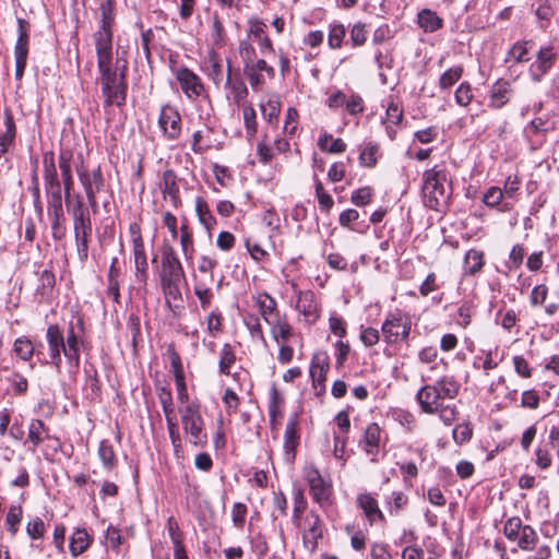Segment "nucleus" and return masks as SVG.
<instances>
[{
    "instance_id": "obj_54",
    "label": "nucleus",
    "mask_w": 559,
    "mask_h": 559,
    "mask_svg": "<svg viewBox=\"0 0 559 559\" xmlns=\"http://www.w3.org/2000/svg\"><path fill=\"white\" fill-rule=\"evenodd\" d=\"M166 528L168 535L173 542L174 550L175 549H183V534L179 528V524L174 516H169L167 520Z\"/></svg>"
},
{
    "instance_id": "obj_35",
    "label": "nucleus",
    "mask_w": 559,
    "mask_h": 559,
    "mask_svg": "<svg viewBox=\"0 0 559 559\" xmlns=\"http://www.w3.org/2000/svg\"><path fill=\"white\" fill-rule=\"evenodd\" d=\"M485 266V254L477 249H471L465 253L463 274L465 276H475L481 273Z\"/></svg>"
},
{
    "instance_id": "obj_52",
    "label": "nucleus",
    "mask_w": 559,
    "mask_h": 559,
    "mask_svg": "<svg viewBox=\"0 0 559 559\" xmlns=\"http://www.w3.org/2000/svg\"><path fill=\"white\" fill-rule=\"evenodd\" d=\"M463 75V67L455 66L443 72L439 79V87L441 90H449L452 87Z\"/></svg>"
},
{
    "instance_id": "obj_17",
    "label": "nucleus",
    "mask_w": 559,
    "mask_h": 559,
    "mask_svg": "<svg viewBox=\"0 0 559 559\" xmlns=\"http://www.w3.org/2000/svg\"><path fill=\"white\" fill-rule=\"evenodd\" d=\"M298 416L297 414L292 415L285 427L283 452L284 460L288 464H293L296 459V450L300 443V432L298 428Z\"/></svg>"
},
{
    "instance_id": "obj_19",
    "label": "nucleus",
    "mask_w": 559,
    "mask_h": 559,
    "mask_svg": "<svg viewBox=\"0 0 559 559\" xmlns=\"http://www.w3.org/2000/svg\"><path fill=\"white\" fill-rule=\"evenodd\" d=\"M322 521L319 514L310 511L304 519L302 523V540L305 547L310 551H314L317 549L319 539L322 538Z\"/></svg>"
},
{
    "instance_id": "obj_59",
    "label": "nucleus",
    "mask_w": 559,
    "mask_h": 559,
    "mask_svg": "<svg viewBox=\"0 0 559 559\" xmlns=\"http://www.w3.org/2000/svg\"><path fill=\"white\" fill-rule=\"evenodd\" d=\"M475 314V306L472 301H464L461 304L457 310L459 320L457 323L466 328L471 324L472 318Z\"/></svg>"
},
{
    "instance_id": "obj_41",
    "label": "nucleus",
    "mask_w": 559,
    "mask_h": 559,
    "mask_svg": "<svg viewBox=\"0 0 559 559\" xmlns=\"http://www.w3.org/2000/svg\"><path fill=\"white\" fill-rule=\"evenodd\" d=\"M385 507L391 515H399L408 504V497L403 491H393L385 497Z\"/></svg>"
},
{
    "instance_id": "obj_45",
    "label": "nucleus",
    "mask_w": 559,
    "mask_h": 559,
    "mask_svg": "<svg viewBox=\"0 0 559 559\" xmlns=\"http://www.w3.org/2000/svg\"><path fill=\"white\" fill-rule=\"evenodd\" d=\"M552 448L546 442L542 441L538 443L535 449V459L534 462L536 466L540 469H548L552 464Z\"/></svg>"
},
{
    "instance_id": "obj_60",
    "label": "nucleus",
    "mask_w": 559,
    "mask_h": 559,
    "mask_svg": "<svg viewBox=\"0 0 559 559\" xmlns=\"http://www.w3.org/2000/svg\"><path fill=\"white\" fill-rule=\"evenodd\" d=\"M245 324H246L247 329L249 330L250 335L253 340H258V341L262 342L263 344L266 343L259 318H257L254 316H250L245 319Z\"/></svg>"
},
{
    "instance_id": "obj_26",
    "label": "nucleus",
    "mask_w": 559,
    "mask_h": 559,
    "mask_svg": "<svg viewBox=\"0 0 559 559\" xmlns=\"http://www.w3.org/2000/svg\"><path fill=\"white\" fill-rule=\"evenodd\" d=\"M357 506L362 510L370 525H373L377 521L385 522L384 514L379 508L378 500L371 493L366 492L358 495Z\"/></svg>"
},
{
    "instance_id": "obj_49",
    "label": "nucleus",
    "mask_w": 559,
    "mask_h": 559,
    "mask_svg": "<svg viewBox=\"0 0 559 559\" xmlns=\"http://www.w3.org/2000/svg\"><path fill=\"white\" fill-rule=\"evenodd\" d=\"M313 180L316 197L318 199L320 210L329 213L334 205L333 198L324 190V187L317 175L313 176Z\"/></svg>"
},
{
    "instance_id": "obj_3",
    "label": "nucleus",
    "mask_w": 559,
    "mask_h": 559,
    "mask_svg": "<svg viewBox=\"0 0 559 559\" xmlns=\"http://www.w3.org/2000/svg\"><path fill=\"white\" fill-rule=\"evenodd\" d=\"M421 194L424 204L430 210L442 212L452 195V182L444 166L436 165L423 174Z\"/></svg>"
},
{
    "instance_id": "obj_43",
    "label": "nucleus",
    "mask_w": 559,
    "mask_h": 559,
    "mask_svg": "<svg viewBox=\"0 0 559 559\" xmlns=\"http://www.w3.org/2000/svg\"><path fill=\"white\" fill-rule=\"evenodd\" d=\"M283 405L284 399L276 386L273 385L269 393V416L272 424H274L277 418L283 416Z\"/></svg>"
},
{
    "instance_id": "obj_58",
    "label": "nucleus",
    "mask_w": 559,
    "mask_h": 559,
    "mask_svg": "<svg viewBox=\"0 0 559 559\" xmlns=\"http://www.w3.org/2000/svg\"><path fill=\"white\" fill-rule=\"evenodd\" d=\"M250 546L252 551L257 555L258 559H264L269 552V544L266 537L258 533L250 539Z\"/></svg>"
},
{
    "instance_id": "obj_7",
    "label": "nucleus",
    "mask_w": 559,
    "mask_h": 559,
    "mask_svg": "<svg viewBox=\"0 0 559 559\" xmlns=\"http://www.w3.org/2000/svg\"><path fill=\"white\" fill-rule=\"evenodd\" d=\"M182 429L188 440L194 447L203 448L207 443V435L204 428V419L201 415L200 405L191 402L179 409Z\"/></svg>"
},
{
    "instance_id": "obj_18",
    "label": "nucleus",
    "mask_w": 559,
    "mask_h": 559,
    "mask_svg": "<svg viewBox=\"0 0 559 559\" xmlns=\"http://www.w3.org/2000/svg\"><path fill=\"white\" fill-rule=\"evenodd\" d=\"M557 59V53L554 47L546 46L542 47L535 61L530 66L528 73L534 82H540L542 79L549 72Z\"/></svg>"
},
{
    "instance_id": "obj_12",
    "label": "nucleus",
    "mask_w": 559,
    "mask_h": 559,
    "mask_svg": "<svg viewBox=\"0 0 559 559\" xmlns=\"http://www.w3.org/2000/svg\"><path fill=\"white\" fill-rule=\"evenodd\" d=\"M84 333V322L82 318H78L76 322H70L64 343L66 348H63V355L68 360V364L71 368L78 369L80 367V348L83 344L82 335Z\"/></svg>"
},
{
    "instance_id": "obj_13",
    "label": "nucleus",
    "mask_w": 559,
    "mask_h": 559,
    "mask_svg": "<svg viewBox=\"0 0 559 559\" xmlns=\"http://www.w3.org/2000/svg\"><path fill=\"white\" fill-rule=\"evenodd\" d=\"M157 123L164 140L176 141L180 138L182 132V119L177 107L170 104L163 105L159 110Z\"/></svg>"
},
{
    "instance_id": "obj_63",
    "label": "nucleus",
    "mask_w": 559,
    "mask_h": 559,
    "mask_svg": "<svg viewBox=\"0 0 559 559\" xmlns=\"http://www.w3.org/2000/svg\"><path fill=\"white\" fill-rule=\"evenodd\" d=\"M524 255H525L524 247L520 243L514 245L509 253L507 266L510 270L519 269L523 263Z\"/></svg>"
},
{
    "instance_id": "obj_40",
    "label": "nucleus",
    "mask_w": 559,
    "mask_h": 559,
    "mask_svg": "<svg viewBox=\"0 0 559 559\" xmlns=\"http://www.w3.org/2000/svg\"><path fill=\"white\" fill-rule=\"evenodd\" d=\"M98 457L108 473H111L118 464L114 447L108 440L100 441L98 447Z\"/></svg>"
},
{
    "instance_id": "obj_38",
    "label": "nucleus",
    "mask_w": 559,
    "mask_h": 559,
    "mask_svg": "<svg viewBox=\"0 0 559 559\" xmlns=\"http://www.w3.org/2000/svg\"><path fill=\"white\" fill-rule=\"evenodd\" d=\"M380 145L376 142H367L360 148L359 164L364 167L372 168L377 165L380 157Z\"/></svg>"
},
{
    "instance_id": "obj_33",
    "label": "nucleus",
    "mask_w": 559,
    "mask_h": 559,
    "mask_svg": "<svg viewBox=\"0 0 559 559\" xmlns=\"http://www.w3.org/2000/svg\"><path fill=\"white\" fill-rule=\"evenodd\" d=\"M255 302L260 314L266 324L267 320L274 321L283 316L277 309L276 300L267 293L259 294L255 298Z\"/></svg>"
},
{
    "instance_id": "obj_25",
    "label": "nucleus",
    "mask_w": 559,
    "mask_h": 559,
    "mask_svg": "<svg viewBox=\"0 0 559 559\" xmlns=\"http://www.w3.org/2000/svg\"><path fill=\"white\" fill-rule=\"evenodd\" d=\"M225 87L228 90L227 98L230 99L238 107H243L247 104L248 88L240 78L230 76V64L228 63L227 76Z\"/></svg>"
},
{
    "instance_id": "obj_5",
    "label": "nucleus",
    "mask_w": 559,
    "mask_h": 559,
    "mask_svg": "<svg viewBox=\"0 0 559 559\" xmlns=\"http://www.w3.org/2000/svg\"><path fill=\"white\" fill-rule=\"evenodd\" d=\"M112 2L114 0H106L100 4V25L93 36L97 66L112 62V29L115 25Z\"/></svg>"
},
{
    "instance_id": "obj_27",
    "label": "nucleus",
    "mask_w": 559,
    "mask_h": 559,
    "mask_svg": "<svg viewBox=\"0 0 559 559\" xmlns=\"http://www.w3.org/2000/svg\"><path fill=\"white\" fill-rule=\"evenodd\" d=\"M159 188L164 199H169L174 207L180 205L181 199L177 183V175L173 169H167L163 173Z\"/></svg>"
},
{
    "instance_id": "obj_61",
    "label": "nucleus",
    "mask_w": 559,
    "mask_h": 559,
    "mask_svg": "<svg viewBox=\"0 0 559 559\" xmlns=\"http://www.w3.org/2000/svg\"><path fill=\"white\" fill-rule=\"evenodd\" d=\"M373 197V190L370 187H362L353 191L350 201L357 206L369 204Z\"/></svg>"
},
{
    "instance_id": "obj_34",
    "label": "nucleus",
    "mask_w": 559,
    "mask_h": 559,
    "mask_svg": "<svg viewBox=\"0 0 559 559\" xmlns=\"http://www.w3.org/2000/svg\"><path fill=\"white\" fill-rule=\"evenodd\" d=\"M134 260V276L138 283L146 285L148 280V262L144 245L132 247Z\"/></svg>"
},
{
    "instance_id": "obj_62",
    "label": "nucleus",
    "mask_w": 559,
    "mask_h": 559,
    "mask_svg": "<svg viewBox=\"0 0 559 559\" xmlns=\"http://www.w3.org/2000/svg\"><path fill=\"white\" fill-rule=\"evenodd\" d=\"M45 191H46V194L48 198V204L50 207L53 209V212H55L56 216L58 217L59 214L62 213V187L47 189Z\"/></svg>"
},
{
    "instance_id": "obj_42",
    "label": "nucleus",
    "mask_w": 559,
    "mask_h": 559,
    "mask_svg": "<svg viewBox=\"0 0 559 559\" xmlns=\"http://www.w3.org/2000/svg\"><path fill=\"white\" fill-rule=\"evenodd\" d=\"M195 212L200 223L207 230H211L216 225V219L213 216L207 202L201 197L195 199Z\"/></svg>"
},
{
    "instance_id": "obj_39",
    "label": "nucleus",
    "mask_w": 559,
    "mask_h": 559,
    "mask_svg": "<svg viewBox=\"0 0 559 559\" xmlns=\"http://www.w3.org/2000/svg\"><path fill=\"white\" fill-rule=\"evenodd\" d=\"M5 131L0 134V157L5 154L15 139V124L9 110L4 111Z\"/></svg>"
},
{
    "instance_id": "obj_2",
    "label": "nucleus",
    "mask_w": 559,
    "mask_h": 559,
    "mask_svg": "<svg viewBox=\"0 0 559 559\" xmlns=\"http://www.w3.org/2000/svg\"><path fill=\"white\" fill-rule=\"evenodd\" d=\"M158 277L166 304L170 307L171 302L181 301L180 283L186 278V274L178 254L170 245L162 247Z\"/></svg>"
},
{
    "instance_id": "obj_55",
    "label": "nucleus",
    "mask_w": 559,
    "mask_h": 559,
    "mask_svg": "<svg viewBox=\"0 0 559 559\" xmlns=\"http://www.w3.org/2000/svg\"><path fill=\"white\" fill-rule=\"evenodd\" d=\"M166 354L170 361L171 372L174 374L175 381L186 380L181 358L179 354L176 352L175 347L169 346L167 348Z\"/></svg>"
},
{
    "instance_id": "obj_9",
    "label": "nucleus",
    "mask_w": 559,
    "mask_h": 559,
    "mask_svg": "<svg viewBox=\"0 0 559 559\" xmlns=\"http://www.w3.org/2000/svg\"><path fill=\"white\" fill-rule=\"evenodd\" d=\"M502 532L509 542L524 551L534 550L539 539L536 530L528 524H523L520 516L507 519Z\"/></svg>"
},
{
    "instance_id": "obj_32",
    "label": "nucleus",
    "mask_w": 559,
    "mask_h": 559,
    "mask_svg": "<svg viewBox=\"0 0 559 559\" xmlns=\"http://www.w3.org/2000/svg\"><path fill=\"white\" fill-rule=\"evenodd\" d=\"M94 538L86 528H75L70 537L69 550L72 557L76 558L85 552L92 545Z\"/></svg>"
},
{
    "instance_id": "obj_10",
    "label": "nucleus",
    "mask_w": 559,
    "mask_h": 559,
    "mask_svg": "<svg viewBox=\"0 0 559 559\" xmlns=\"http://www.w3.org/2000/svg\"><path fill=\"white\" fill-rule=\"evenodd\" d=\"M311 498L323 511H328L334 503L333 486L324 479L316 467H309L306 472Z\"/></svg>"
},
{
    "instance_id": "obj_29",
    "label": "nucleus",
    "mask_w": 559,
    "mask_h": 559,
    "mask_svg": "<svg viewBox=\"0 0 559 559\" xmlns=\"http://www.w3.org/2000/svg\"><path fill=\"white\" fill-rule=\"evenodd\" d=\"M267 325L270 326L271 336L277 345H282L283 342H292L295 336L294 328L285 314L274 321L267 320Z\"/></svg>"
},
{
    "instance_id": "obj_15",
    "label": "nucleus",
    "mask_w": 559,
    "mask_h": 559,
    "mask_svg": "<svg viewBox=\"0 0 559 559\" xmlns=\"http://www.w3.org/2000/svg\"><path fill=\"white\" fill-rule=\"evenodd\" d=\"M175 76L188 99L195 100L199 97L206 96V90L201 78L191 69L180 67L176 70Z\"/></svg>"
},
{
    "instance_id": "obj_24",
    "label": "nucleus",
    "mask_w": 559,
    "mask_h": 559,
    "mask_svg": "<svg viewBox=\"0 0 559 559\" xmlns=\"http://www.w3.org/2000/svg\"><path fill=\"white\" fill-rule=\"evenodd\" d=\"M296 309L310 323H314L320 317L319 305L312 290L299 292Z\"/></svg>"
},
{
    "instance_id": "obj_23",
    "label": "nucleus",
    "mask_w": 559,
    "mask_h": 559,
    "mask_svg": "<svg viewBox=\"0 0 559 559\" xmlns=\"http://www.w3.org/2000/svg\"><path fill=\"white\" fill-rule=\"evenodd\" d=\"M192 278L194 295L198 297L201 308L206 310L214 299V292L212 289L214 275L202 277L197 274H192Z\"/></svg>"
},
{
    "instance_id": "obj_14",
    "label": "nucleus",
    "mask_w": 559,
    "mask_h": 559,
    "mask_svg": "<svg viewBox=\"0 0 559 559\" xmlns=\"http://www.w3.org/2000/svg\"><path fill=\"white\" fill-rule=\"evenodd\" d=\"M29 47V23L17 19V39L14 46L15 79L21 80L27 63Z\"/></svg>"
},
{
    "instance_id": "obj_53",
    "label": "nucleus",
    "mask_w": 559,
    "mask_h": 559,
    "mask_svg": "<svg viewBox=\"0 0 559 559\" xmlns=\"http://www.w3.org/2000/svg\"><path fill=\"white\" fill-rule=\"evenodd\" d=\"M13 352L22 359L29 360L35 352L34 345L27 337H17L13 344Z\"/></svg>"
},
{
    "instance_id": "obj_4",
    "label": "nucleus",
    "mask_w": 559,
    "mask_h": 559,
    "mask_svg": "<svg viewBox=\"0 0 559 559\" xmlns=\"http://www.w3.org/2000/svg\"><path fill=\"white\" fill-rule=\"evenodd\" d=\"M97 67L100 74L105 104L107 106L123 105L127 96L126 64H123L122 69L119 67V61H117L115 68L112 67V62L102 63V66Z\"/></svg>"
},
{
    "instance_id": "obj_21",
    "label": "nucleus",
    "mask_w": 559,
    "mask_h": 559,
    "mask_svg": "<svg viewBox=\"0 0 559 559\" xmlns=\"http://www.w3.org/2000/svg\"><path fill=\"white\" fill-rule=\"evenodd\" d=\"M249 37H252L253 41L260 48V52L264 56L274 52L272 40L266 35L267 25L259 17H250L248 20Z\"/></svg>"
},
{
    "instance_id": "obj_64",
    "label": "nucleus",
    "mask_w": 559,
    "mask_h": 559,
    "mask_svg": "<svg viewBox=\"0 0 559 559\" xmlns=\"http://www.w3.org/2000/svg\"><path fill=\"white\" fill-rule=\"evenodd\" d=\"M504 198L503 191L499 187H490L484 194L483 202L490 207L498 206Z\"/></svg>"
},
{
    "instance_id": "obj_47",
    "label": "nucleus",
    "mask_w": 559,
    "mask_h": 559,
    "mask_svg": "<svg viewBox=\"0 0 559 559\" xmlns=\"http://www.w3.org/2000/svg\"><path fill=\"white\" fill-rule=\"evenodd\" d=\"M346 35V28L341 23L329 25L328 45L331 49H340Z\"/></svg>"
},
{
    "instance_id": "obj_11",
    "label": "nucleus",
    "mask_w": 559,
    "mask_h": 559,
    "mask_svg": "<svg viewBox=\"0 0 559 559\" xmlns=\"http://www.w3.org/2000/svg\"><path fill=\"white\" fill-rule=\"evenodd\" d=\"M386 437L377 423L368 424L358 440V448L370 459V462L378 463L382 450L385 448Z\"/></svg>"
},
{
    "instance_id": "obj_50",
    "label": "nucleus",
    "mask_w": 559,
    "mask_h": 559,
    "mask_svg": "<svg viewBox=\"0 0 559 559\" xmlns=\"http://www.w3.org/2000/svg\"><path fill=\"white\" fill-rule=\"evenodd\" d=\"M242 116L246 136L247 139L251 140L258 131L257 114L254 108L251 105H245L242 107Z\"/></svg>"
},
{
    "instance_id": "obj_56",
    "label": "nucleus",
    "mask_w": 559,
    "mask_h": 559,
    "mask_svg": "<svg viewBox=\"0 0 559 559\" xmlns=\"http://www.w3.org/2000/svg\"><path fill=\"white\" fill-rule=\"evenodd\" d=\"M22 520V508L21 506H11L5 516V524L8 531L15 535L19 530V524Z\"/></svg>"
},
{
    "instance_id": "obj_30",
    "label": "nucleus",
    "mask_w": 559,
    "mask_h": 559,
    "mask_svg": "<svg viewBox=\"0 0 559 559\" xmlns=\"http://www.w3.org/2000/svg\"><path fill=\"white\" fill-rule=\"evenodd\" d=\"M204 72L216 86H219L224 81L223 59L213 49L207 51L204 59Z\"/></svg>"
},
{
    "instance_id": "obj_22",
    "label": "nucleus",
    "mask_w": 559,
    "mask_h": 559,
    "mask_svg": "<svg viewBox=\"0 0 559 559\" xmlns=\"http://www.w3.org/2000/svg\"><path fill=\"white\" fill-rule=\"evenodd\" d=\"M513 96V88L510 81L504 79L497 80L488 92V107L491 109H501Z\"/></svg>"
},
{
    "instance_id": "obj_28",
    "label": "nucleus",
    "mask_w": 559,
    "mask_h": 559,
    "mask_svg": "<svg viewBox=\"0 0 559 559\" xmlns=\"http://www.w3.org/2000/svg\"><path fill=\"white\" fill-rule=\"evenodd\" d=\"M43 177L45 190L61 188L55 153L52 151H48L43 154Z\"/></svg>"
},
{
    "instance_id": "obj_1",
    "label": "nucleus",
    "mask_w": 559,
    "mask_h": 559,
    "mask_svg": "<svg viewBox=\"0 0 559 559\" xmlns=\"http://www.w3.org/2000/svg\"><path fill=\"white\" fill-rule=\"evenodd\" d=\"M460 391V384L452 376H444L431 384L421 386L416 401L425 414L438 415L445 425H452L459 415L456 406L445 403L447 400H454Z\"/></svg>"
},
{
    "instance_id": "obj_36",
    "label": "nucleus",
    "mask_w": 559,
    "mask_h": 559,
    "mask_svg": "<svg viewBox=\"0 0 559 559\" xmlns=\"http://www.w3.org/2000/svg\"><path fill=\"white\" fill-rule=\"evenodd\" d=\"M417 24L425 33H435L443 27V20L437 12L423 9L417 13Z\"/></svg>"
},
{
    "instance_id": "obj_57",
    "label": "nucleus",
    "mask_w": 559,
    "mask_h": 559,
    "mask_svg": "<svg viewBox=\"0 0 559 559\" xmlns=\"http://www.w3.org/2000/svg\"><path fill=\"white\" fill-rule=\"evenodd\" d=\"M455 102L462 107H466L473 100L472 86L468 82H462L454 93Z\"/></svg>"
},
{
    "instance_id": "obj_8",
    "label": "nucleus",
    "mask_w": 559,
    "mask_h": 559,
    "mask_svg": "<svg viewBox=\"0 0 559 559\" xmlns=\"http://www.w3.org/2000/svg\"><path fill=\"white\" fill-rule=\"evenodd\" d=\"M411 331L412 318L400 309L389 312L381 326L384 341L389 345L407 342Z\"/></svg>"
},
{
    "instance_id": "obj_46",
    "label": "nucleus",
    "mask_w": 559,
    "mask_h": 559,
    "mask_svg": "<svg viewBox=\"0 0 559 559\" xmlns=\"http://www.w3.org/2000/svg\"><path fill=\"white\" fill-rule=\"evenodd\" d=\"M535 15L539 21V26L546 28L555 13L550 0H536Z\"/></svg>"
},
{
    "instance_id": "obj_20",
    "label": "nucleus",
    "mask_w": 559,
    "mask_h": 559,
    "mask_svg": "<svg viewBox=\"0 0 559 559\" xmlns=\"http://www.w3.org/2000/svg\"><path fill=\"white\" fill-rule=\"evenodd\" d=\"M46 340L49 350V364L53 365L57 370L61 368V354L66 348L64 335L58 324H50L46 331Z\"/></svg>"
},
{
    "instance_id": "obj_48",
    "label": "nucleus",
    "mask_w": 559,
    "mask_h": 559,
    "mask_svg": "<svg viewBox=\"0 0 559 559\" xmlns=\"http://www.w3.org/2000/svg\"><path fill=\"white\" fill-rule=\"evenodd\" d=\"M235 361L236 355L233 346L228 343L224 344L219 353V372L227 376L230 374V367L235 364Z\"/></svg>"
},
{
    "instance_id": "obj_37",
    "label": "nucleus",
    "mask_w": 559,
    "mask_h": 559,
    "mask_svg": "<svg viewBox=\"0 0 559 559\" xmlns=\"http://www.w3.org/2000/svg\"><path fill=\"white\" fill-rule=\"evenodd\" d=\"M329 370V357L326 354H317L313 356L310 374L313 385L317 386L325 381L326 372Z\"/></svg>"
},
{
    "instance_id": "obj_16",
    "label": "nucleus",
    "mask_w": 559,
    "mask_h": 559,
    "mask_svg": "<svg viewBox=\"0 0 559 559\" xmlns=\"http://www.w3.org/2000/svg\"><path fill=\"white\" fill-rule=\"evenodd\" d=\"M78 176L84 188L90 206L93 212H96L98 207L96 194L100 192L104 187V178L100 167L98 166L91 171L86 169H78Z\"/></svg>"
},
{
    "instance_id": "obj_6",
    "label": "nucleus",
    "mask_w": 559,
    "mask_h": 559,
    "mask_svg": "<svg viewBox=\"0 0 559 559\" xmlns=\"http://www.w3.org/2000/svg\"><path fill=\"white\" fill-rule=\"evenodd\" d=\"M72 216L76 253L80 262L84 264L88 259L92 221L90 211L84 206L82 200H76L72 209Z\"/></svg>"
},
{
    "instance_id": "obj_51",
    "label": "nucleus",
    "mask_w": 559,
    "mask_h": 559,
    "mask_svg": "<svg viewBox=\"0 0 559 559\" xmlns=\"http://www.w3.org/2000/svg\"><path fill=\"white\" fill-rule=\"evenodd\" d=\"M44 432L45 423L40 419H32L28 425L27 441L33 444V450L43 442Z\"/></svg>"
},
{
    "instance_id": "obj_31",
    "label": "nucleus",
    "mask_w": 559,
    "mask_h": 559,
    "mask_svg": "<svg viewBox=\"0 0 559 559\" xmlns=\"http://www.w3.org/2000/svg\"><path fill=\"white\" fill-rule=\"evenodd\" d=\"M121 274L122 272L119 265V259L115 257L111 259L107 274V295L117 304L120 301Z\"/></svg>"
},
{
    "instance_id": "obj_44",
    "label": "nucleus",
    "mask_w": 559,
    "mask_h": 559,
    "mask_svg": "<svg viewBox=\"0 0 559 559\" xmlns=\"http://www.w3.org/2000/svg\"><path fill=\"white\" fill-rule=\"evenodd\" d=\"M180 246L186 261H191L194 254L193 235L187 224L180 226Z\"/></svg>"
}]
</instances>
